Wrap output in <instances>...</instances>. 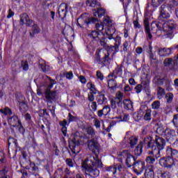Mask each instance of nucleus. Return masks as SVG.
Segmentation results:
<instances>
[{"mask_svg": "<svg viewBox=\"0 0 178 178\" xmlns=\"http://www.w3.org/2000/svg\"><path fill=\"white\" fill-rule=\"evenodd\" d=\"M108 49L105 52H96L94 57V62L97 65H99L101 67H105L111 65V62L113 60V55L116 52H119V49H116V46H107Z\"/></svg>", "mask_w": 178, "mask_h": 178, "instance_id": "nucleus-1", "label": "nucleus"}, {"mask_svg": "<svg viewBox=\"0 0 178 178\" xmlns=\"http://www.w3.org/2000/svg\"><path fill=\"white\" fill-rule=\"evenodd\" d=\"M143 144L147 149L151 148L153 151L161 154V151H163L166 147V140L159 136H156L154 138L147 136L144 138Z\"/></svg>", "mask_w": 178, "mask_h": 178, "instance_id": "nucleus-2", "label": "nucleus"}, {"mask_svg": "<svg viewBox=\"0 0 178 178\" xmlns=\"http://www.w3.org/2000/svg\"><path fill=\"white\" fill-rule=\"evenodd\" d=\"M72 139L69 142V147L72 154H79L80 145L88 144L90 141V138L87 135H81L79 131L72 134Z\"/></svg>", "mask_w": 178, "mask_h": 178, "instance_id": "nucleus-3", "label": "nucleus"}, {"mask_svg": "<svg viewBox=\"0 0 178 178\" xmlns=\"http://www.w3.org/2000/svg\"><path fill=\"white\" fill-rule=\"evenodd\" d=\"M88 148L90 151L95 154L94 156H90V162H92V166L93 168H103L104 164L102 161L99 160V143L96 138H92L88 140Z\"/></svg>", "mask_w": 178, "mask_h": 178, "instance_id": "nucleus-4", "label": "nucleus"}, {"mask_svg": "<svg viewBox=\"0 0 178 178\" xmlns=\"http://www.w3.org/2000/svg\"><path fill=\"white\" fill-rule=\"evenodd\" d=\"M145 26V33L147 34L148 38L151 40L152 38V34H156L159 31H162L163 27L161 22L152 23L151 29L149 28V17L145 15L143 20Z\"/></svg>", "mask_w": 178, "mask_h": 178, "instance_id": "nucleus-5", "label": "nucleus"}, {"mask_svg": "<svg viewBox=\"0 0 178 178\" xmlns=\"http://www.w3.org/2000/svg\"><path fill=\"white\" fill-rule=\"evenodd\" d=\"M86 4L87 6L92 8V12L95 17L101 18L105 16L106 10L102 7L101 3L98 0H86Z\"/></svg>", "mask_w": 178, "mask_h": 178, "instance_id": "nucleus-6", "label": "nucleus"}, {"mask_svg": "<svg viewBox=\"0 0 178 178\" xmlns=\"http://www.w3.org/2000/svg\"><path fill=\"white\" fill-rule=\"evenodd\" d=\"M98 22V18L90 17L86 16V14H82L76 20V26H79L81 29H84V26H90V24H94Z\"/></svg>", "mask_w": 178, "mask_h": 178, "instance_id": "nucleus-7", "label": "nucleus"}, {"mask_svg": "<svg viewBox=\"0 0 178 178\" xmlns=\"http://www.w3.org/2000/svg\"><path fill=\"white\" fill-rule=\"evenodd\" d=\"M119 156L122 158H126L125 165L127 168H133L136 161H137V157L133 156L131 153H130L129 150H122L119 152Z\"/></svg>", "mask_w": 178, "mask_h": 178, "instance_id": "nucleus-8", "label": "nucleus"}, {"mask_svg": "<svg viewBox=\"0 0 178 178\" xmlns=\"http://www.w3.org/2000/svg\"><path fill=\"white\" fill-rule=\"evenodd\" d=\"M82 169H84L86 175H88L90 177L95 178L99 176V170L97 168H92V165L88 164V160L86 159L82 162Z\"/></svg>", "mask_w": 178, "mask_h": 178, "instance_id": "nucleus-9", "label": "nucleus"}, {"mask_svg": "<svg viewBox=\"0 0 178 178\" xmlns=\"http://www.w3.org/2000/svg\"><path fill=\"white\" fill-rule=\"evenodd\" d=\"M170 13H172V6H169V4L161 5L160 8V15L158 17L159 20H161V22L168 20V19L170 17Z\"/></svg>", "mask_w": 178, "mask_h": 178, "instance_id": "nucleus-10", "label": "nucleus"}, {"mask_svg": "<svg viewBox=\"0 0 178 178\" xmlns=\"http://www.w3.org/2000/svg\"><path fill=\"white\" fill-rule=\"evenodd\" d=\"M51 88H47L44 90V95L46 98V102L47 104H52V102L58 99V90H51Z\"/></svg>", "mask_w": 178, "mask_h": 178, "instance_id": "nucleus-11", "label": "nucleus"}, {"mask_svg": "<svg viewBox=\"0 0 178 178\" xmlns=\"http://www.w3.org/2000/svg\"><path fill=\"white\" fill-rule=\"evenodd\" d=\"M159 163L162 168H166L167 169H172V168L176 165L173 159L168 155L161 158Z\"/></svg>", "mask_w": 178, "mask_h": 178, "instance_id": "nucleus-12", "label": "nucleus"}, {"mask_svg": "<svg viewBox=\"0 0 178 178\" xmlns=\"http://www.w3.org/2000/svg\"><path fill=\"white\" fill-rule=\"evenodd\" d=\"M148 155L149 156L145 158V162L149 165H154V163L158 161V159L161 158V154L157 153V152L153 149L148 152Z\"/></svg>", "mask_w": 178, "mask_h": 178, "instance_id": "nucleus-13", "label": "nucleus"}, {"mask_svg": "<svg viewBox=\"0 0 178 178\" xmlns=\"http://www.w3.org/2000/svg\"><path fill=\"white\" fill-rule=\"evenodd\" d=\"M132 169L134 173H136L137 175H141L145 169V161L142 160H136L134 164V166L132 167Z\"/></svg>", "mask_w": 178, "mask_h": 178, "instance_id": "nucleus-14", "label": "nucleus"}, {"mask_svg": "<svg viewBox=\"0 0 178 178\" xmlns=\"http://www.w3.org/2000/svg\"><path fill=\"white\" fill-rule=\"evenodd\" d=\"M107 38L108 40H114L115 41V46L116 47V49H119V47H120V44H122V38L119 35H116V37H113V34H115V31L113 30V33L111 32V30H108L106 32Z\"/></svg>", "mask_w": 178, "mask_h": 178, "instance_id": "nucleus-15", "label": "nucleus"}, {"mask_svg": "<svg viewBox=\"0 0 178 178\" xmlns=\"http://www.w3.org/2000/svg\"><path fill=\"white\" fill-rule=\"evenodd\" d=\"M164 133V137L168 143H173L175 138L176 137V131L174 129H165Z\"/></svg>", "mask_w": 178, "mask_h": 178, "instance_id": "nucleus-16", "label": "nucleus"}, {"mask_svg": "<svg viewBox=\"0 0 178 178\" xmlns=\"http://www.w3.org/2000/svg\"><path fill=\"white\" fill-rule=\"evenodd\" d=\"M8 124H10V126L12 127H19V124H21L22 123L19 116L15 114H14L13 116L8 117Z\"/></svg>", "mask_w": 178, "mask_h": 178, "instance_id": "nucleus-17", "label": "nucleus"}, {"mask_svg": "<svg viewBox=\"0 0 178 178\" xmlns=\"http://www.w3.org/2000/svg\"><path fill=\"white\" fill-rule=\"evenodd\" d=\"M166 155L170 156L172 161L178 162V150L168 146L165 151Z\"/></svg>", "mask_w": 178, "mask_h": 178, "instance_id": "nucleus-18", "label": "nucleus"}, {"mask_svg": "<svg viewBox=\"0 0 178 178\" xmlns=\"http://www.w3.org/2000/svg\"><path fill=\"white\" fill-rule=\"evenodd\" d=\"M20 18V24L23 26V24H26L28 27H30L31 24H33V20L30 19V17L27 13H24L19 15Z\"/></svg>", "mask_w": 178, "mask_h": 178, "instance_id": "nucleus-19", "label": "nucleus"}, {"mask_svg": "<svg viewBox=\"0 0 178 178\" xmlns=\"http://www.w3.org/2000/svg\"><path fill=\"white\" fill-rule=\"evenodd\" d=\"M175 48L173 47H161L158 49V54L159 56H164V57H168L172 55V51H173Z\"/></svg>", "mask_w": 178, "mask_h": 178, "instance_id": "nucleus-20", "label": "nucleus"}, {"mask_svg": "<svg viewBox=\"0 0 178 178\" xmlns=\"http://www.w3.org/2000/svg\"><path fill=\"white\" fill-rule=\"evenodd\" d=\"M68 8L69 5L67 3H62L60 5V8L58 9V16L60 19H65V17H66Z\"/></svg>", "mask_w": 178, "mask_h": 178, "instance_id": "nucleus-21", "label": "nucleus"}, {"mask_svg": "<svg viewBox=\"0 0 178 178\" xmlns=\"http://www.w3.org/2000/svg\"><path fill=\"white\" fill-rule=\"evenodd\" d=\"M29 165L30 168H28V170L31 175H33V176H35V177H40V175L38 174L39 169L38 166L35 165V163L32 162L29 160Z\"/></svg>", "mask_w": 178, "mask_h": 178, "instance_id": "nucleus-22", "label": "nucleus"}, {"mask_svg": "<svg viewBox=\"0 0 178 178\" xmlns=\"http://www.w3.org/2000/svg\"><path fill=\"white\" fill-rule=\"evenodd\" d=\"M96 102L98 105H105L108 102V98L105 97V94L102 92H98V95L96 96Z\"/></svg>", "mask_w": 178, "mask_h": 178, "instance_id": "nucleus-23", "label": "nucleus"}, {"mask_svg": "<svg viewBox=\"0 0 178 178\" xmlns=\"http://www.w3.org/2000/svg\"><path fill=\"white\" fill-rule=\"evenodd\" d=\"M88 36L90 38H93V40H95L96 41L101 40L104 38V33H99V31L97 30L91 31L90 33H88Z\"/></svg>", "mask_w": 178, "mask_h": 178, "instance_id": "nucleus-24", "label": "nucleus"}, {"mask_svg": "<svg viewBox=\"0 0 178 178\" xmlns=\"http://www.w3.org/2000/svg\"><path fill=\"white\" fill-rule=\"evenodd\" d=\"M60 126H61V131L63 133V135L64 137H66L67 136V127L66 126H69V122L66 120H63V121L59 122Z\"/></svg>", "mask_w": 178, "mask_h": 178, "instance_id": "nucleus-25", "label": "nucleus"}, {"mask_svg": "<svg viewBox=\"0 0 178 178\" xmlns=\"http://www.w3.org/2000/svg\"><path fill=\"white\" fill-rule=\"evenodd\" d=\"M42 79L44 83H49V85L47 86V88H53L54 84H56V81H55V79H52L51 77L47 75H43L42 76Z\"/></svg>", "mask_w": 178, "mask_h": 178, "instance_id": "nucleus-26", "label": "nucleus"}, {"mask_svg": "<svg viewBox=\"0 0 178 178\" xmlns=\"http://www.w3.org/2000/svg\"><path fill=\"white\" fill-rule=\"evenodd\" d=\"M85 133L89 138H94L95 137V129L92 127H88L85 128Z\"/></svg>", "mask_w": 178, "mask_h": 178, "instance_id": "nucleus-27", "label": "nucleus"}, {"mask_svg": "<svg viewBox=\"0 0 178 178\" xmlns=\"http://www.w3.org/2000/svg\"><path fill=\"white\" fill-rule=\"evenodd\" d=\"M122 103L124 109H126L127 111H131L133 109V102H131V100L124 99Z\"/></svg>", "mask_w": 178, "mask_h": 178, "instance_id": "nucleus-28", "label": "nucleus"}, {"mask_svg": "<svg viewBox=\"0 0 178 178\" xmlns=\"http://www.w3.org/2000/svg\"><path fill=\"white\" fill-rule=\"evenodd\" d=\"M108 87L111 90V91H115V89L118 88V83L115 79H111L108 81Z\"/></svg>", "mask_w": 178, "mask_h": 178, "instance_id": "nucleus-29", "label": "nucleus"}, {"mask_svg": "<svg viewBox=\"0 0 178 178\" xmlns=\"http://www.w3.org/2000/svg\"><path fill=\"white\" fill-rule=\"evenodd\" d=\"M134 155L136 156H140L141 154H143V143H139L135 148L134 151Z\"/></svg>", "mask_w": 178, "mask_h": 178, "instance_id": "nucleus-30", "label": "nucleus"}, {"mask_svg": "<svg viewBox=\"0 0 178 178\" xmlns=\"http://www.w3.org/2000/svg\"><path fill=\"white\" fill-rule=\"evenodd\" d=\"M0 113H2L5 116H12V115H13L12 109L9 108V107H5L4 108L0 109Z\"/></svg>", "mask_w": 178, "mask_h": 178, "instance_id": "nucleus-31", "label": "nucleus"}, {"mask_svg": "<svg viewBox=\"0 0 178 178\" xmlns=\"http://www.w3.org/2000/svg\"><path fill=\"white\" fill-rule=\"evenodd\" d=\"M60 77H66L68 80L73 79V72L63 71L60 72Z\"/></svg>", "mask_w": 178, "mask_h": 178, "instance_id": "nucleus-32", "label": "nucleus"}, {"mask_svg": "<svg viewBox=\"0 0 178 178\" xmlns=\"http://www.w3.org/2000/svg\"><path fill=\"white\" fill-rule=\"evenodd\" d=\"M40 31H41V29H40V26L34 24L32 26V32H30L31 37H34L35 34L40 33Z\"/></svg>", "mask_w": 178, "mask_h": 178, "instance_id": "nucleus-33", "label": "nucleus"}, {"mask_svg": "<svg viewBox=\"0 0 178 178\" xmlns=\"http://www.w3.org/2000/svg\"><path fill=\"white\" fill-rule=\"evenodd\" d=\"M165 80H166V76L163 77H159V78H154L153 81L154 83H156V86H163V83H165Z\"/></svg>", "mask_w": 178, "mask_h": 178, "instance_id": "nucleus-34", "label": "nucleus"}, {"mask_svg": "<svg viewBox=\"0 0 178 178\" xmlns=\"http://www.w3.org/2000/svg\"><path fill=\"white\" fill-rule=\"evenodd\" d=\"M170 70H171L172 72H176V70H177L178 69V60L175 58L174 57V60H172V62H171V65L169 67Z\"/></svg>", "mask_w": 178, "mask_h": 178, "instance_id": "nucleus-35", "label": "nucleus"}, {"mask_svg": "<svg viewBox=\"0 0 178 178\" xmlns=\"http://www.w3.org/2000/svg\"><path fill=\"white\" fill-rule=\"evenodd\" d=\"M165 89L161 86L157 87V98L158 99H162L165 95Z\"/></svg>", "mask_w": 178, "mask_h": 178, "instance_id": "nucleus-36", "label": "nucleus"}, {"mask_svg": "<svg viewBox=\"0 0 178 178\" xmlns=\"http://www.w3.org/2000/svg\"><path fill=\"white\" fill-rule=\"evenodd\" d=\"M122 72H123V70H122V65L121 66H118L115 70L113 72L112 74V77H118V75L121 76Z\"/></svg>", "mask_w": 178, "mask_h": 178, "instance_id": "nucleus-37", "label": "nucleus"}, {"mask_svg": "<svg viewBox=\"0 0 178 178\" xmlns=\"http://www.w3.org/2000/svg\"><path fill=\"white\" fill-rule=\"evenodd\" d=\"M129 145L131 148H134V146L137 145V143H138V138L136 136H131L129 138Z\"/></svg>", "mask_w": 178, "mask_h": 178, "instance_id": "nucleus-38", "label": "nucleus"}, {"mask_svg": "<svg viewBox=\"0 0 178 178\" xmlns=\"http://www.w3.org/2000/svg\"><path fill=\"white\" fill-rule=\"evenodd\" d=\"M19 111L22 113L27 112L29 111V106H27L26 102H19Z\"/></svg>", "mask_w": 178, "mask_h": 178, "instance_id": "nucleus-39", "label": "nucleus"}, {"mask_svg": "<svg viewBox=\"0 0 178 178\" xmlns=\"http://www.w3.org/2000/svg\"><path fill=\"white\" fill-rule=\"evenodd\" d=\"M87 88H88V90H90V91H91L90 92H92V94H97V92H98L97 88H95V85L93 84L91 82H88L87 83Z\"/></svg>", "mask_w": 178, "mask_h": 178, "instance_id": "nucleus-40", "label": "nucleus"}, {"mask_svg": "<svg viewBox=\"0 0 178 178\" xmlns=\"http://www.w3.org/2000/svg\"><path fill=\"white\" fill-rule=\"evenodd\" d=\"M38 113L40 118H49V112H48V110H47V108L40 109Z\"/></svg>", "mask_w": 178, "mask_h": 178, "instance_id": "nucleus-41", "label": "nucleus"}, {"mask_svg": "<svg viewBox=\"0 0 178 178\" xmlns=\"http://www.w3.org/2000/svg\"><path fill=\"white\" fill-rule=\"evenodd\" d=\"M104 23L108 27H112L113 24V20L111 19V17H109V16H106L104 17Z\"/></svg>", "mask_w": 178, "mask_h": 178, "instance_id": "nucleus-42", "label": "nucleus"}, {"mask_svg": "<svg viewBox=\"0 0 178 178\" xmlns=\"http://www.w3.org/2000/svg\"><path fill=\"white\" fill-rule=\"evenodd\" d=\"M167 27H168V31H173L177 27V25L175 22L169 21L167 24Z\"/></svg>", "mask_w": 178, "mask_h": 178, "instance_id": "nucleus-43", "label": "nucleus"}, {"mask_svg": "<svg viewBox=\"0 0 178 178\" xmlns=\"http://www.w3.org/2000/svg\"><path fill=\"white\" fill-rule=\"evenodd\" d=\"M142 118H143V111L140 108V110L138 113H135L134 114V119H135L136 122H139V120H141Z\"/></svg>", "mask_w": 178, "mask_h": 178, "instance_id": "nucleus-44", "label": "nucleus"}, {"mask_svg": "<svg viewBox=\"0 0 178 178\" xmlns=\"http://www.w3.org/2000/svg\"><path fill=\"white\" fill-rule=\"evenodd\" d=\"M68 124H70L72 122H77L79 120V118L77 116H74L72 113H69L67 116Z\"/></svg>", "mask_w": 178, "mask_h": 178, "instance_id": "nucleus-45", "label": "nucleus"}, {"mask_svg": "<svg viewBox=\"0 0 178 178\" xmlns=\"http://www.w3.org/2000/svg\"><path fill=\"white\" fill-rule=\"evenodd\" d=\"M65 163L69 168H74V165H76V163L72 159H65Z\"/></svg>", "mask_w": 178, "mask_h": 178, "instance_id": "nucleus-46", "label": "nucleus"}, {"mask_svg": "<svg viewBox=\"0 0 178 178\" xmlns=\"http://www.w3.org/2000/svg\"><path fill=\"white\" fill-rule=\"evenodd\" d=\"M164 0H151V5L153 8H158Z\"/></svg>", "mask_w": 178, "mask_h": 178, "instance_id": "nucleus-47", "label": "nucleus"}, {"mask_svg": "<svg viewBox=\"0 0 178 178\" xmlns=\"http://www.w3.org/2000/svg\"><path fill=\"white\" fill-rule=\"evenodd\" d=\"M174 60V58H167L163 61V65L165 67H170V66L172 65V62Z\"/></svg>", "mask_w": 178, "mask_h": 178, "instance_id": "nucleus-48", "label": "nucleus"}, {"mask_svg": "<svg viewBox=\"0 0 178 178\" xmlns=\"http://www.w3.org/2000/svg\"><path fill=\"white\" fill-rule=\"evenodd\" d=\"M165 99L168 104H172L173 101V93L169 92L165 95Z\"/></svg>", "mask_w": 178, "mask_h": 178, "instance_id": "nucleus-49", "label": "nucleus"}, {"mask_svg": "<svg viewBox=\"0 0 178 178\" xmlns=\"http://www.w3.org/2000/svg\"><path fill=\"white\" fill-rule=\"evenodd\" d=\"M152 108L155 110L159 109V108H161V102L159 100L153 102L152 104Z\"/></svg>", "mask_w": 178, "mask_h": 178, "instance_id": "nucleus-50", "label": "nucleus"}, {"mask_svg": "<svg viewBox=\"0 0 178 178\" xmlns=\"http://www.w3.org/2000/svg\"><path fill=\"white\" fill-rule=\"evenodd\" d=\"M95 29L97 31H99V33H102V31H104V24H102V22L97 23L95 24Z\"/></svg>", "mask_w": 178, "mask_h": 178, "instance_id": "nucleus-51", "label": "nucleus"}, {"mask_svg": "<svg viewBox=\"0 0 178 178\" xmlns=\"http://www.w3.org/2000/svg\"><path fill=\"white\" fill-rule=\"evenodd\" d=\"M106 170L107 172H112L113 175H116L117 171H116L115 164H114L113 165H111V166L107 167L106 168Z\"/></svg>", "mask_w": 178, "mask_h": 178, "instance_id": "nucleus-52", "label": "nucleus"}, {"mask_svg": "<svg viewBox=\"0 0 178 178\" xmlns=\"http://www.w3.org/2000/svg\"><path fill=\"white\" fill-rule=\"evenodd\" d=\"M144 120L149 122L151 120V110H146V113L143 117Z\"/></svg>", "mask_w": 178, "mask_h": 178, "instance_id": "nucleus-53", "label": "nucleus"}, {"mask_svg": "<svg viewBox=\"0 0 178 178\" xmlns=\"http://www.w3.org/2000/svg\"><path fill=\"white\" fill-rule=\"evenodd\" d=\"M123 97H124V95L122 92H118L114 99L117 101H123Z\"/></svg>", "mask_w": 178, "mask_h": 178, "instance_id": "nucleus-54", "label": "nucleus"}, {"mask_svg": "<svg viewBox=\"0 0 178 178\" xmlns=\"http://www.w3.org/2000/svg\"><path fill=\"white\" fill-rule=\"evenodd\" d=\"M90 111L92 112H97V109L98 108V105L97 104V102H91L90 103Z\"/></svg>", "mask_w": 178, "mask_h": 178, "instance_id": "nucleus-55", "label": "nucleus"}, {"mask_svg": "<svg viewBox=\"0 0 178 178\" xmlns=\"http://www.w3.org/2000/svg\"><path fill=\"white\" fill-rule=\"evenodd\" d=\"M8 146L10 145V144H15V147H17V140H16L15 138H13V137H9L8 138Z\"/></svg>", "mask_w": 178, "mask_h": 178, "instance_id": "nucleus-56", "label": "nucleus"}, {"mask_svg": "<svg viewBox=\"0 0 178 178\" xmlns=\"http://www.w3.org/2000/svg\"><path fill=\"white\" fill-rule=\"evenodd\" d=\"M142 87H144L145 90L149 89V81L148 80L143 81L141 82Z\"/></svg>", "mask_w": 178, "mask_h": 178, "instance_id": "nucleus-57", "label": "nucleus"}, {"mask_svg": "<svg viewBox=\"0 0 178 178\" xmlns=\"http://www.w3.org/2000/svg\"><path fill=\"white\" fill-rule=\"evenodd\" d=\"M176 111L177 112H178V106L176 108ZM172 123L175 124L176 127H178V114L174 115Z\"/></svg>", "mask_w": 178, "mask_h": 178, "instance_id": "nucleus-58", "label": "nucleus"}, {"mask_svg": "<svg viewBox=\"0 0 178 178\" xmlns=\"http://www.w3.org/2000/svg\"><path fill=\"white\" fill-rule=\"evenodd\" d=\"M97 41H98V42L100 43V45H102V47H104V48H108V44H106V42H105L104 36H103L102 39H99Z\"/></svg>", "mask_w": 178, "mask_h": 178, "instance_id": "nucleus-59", "label": "nucleus"}, {"mask_svg": "<svg viewBox=\"0 0 178 178\" xmlns=\"http://www.w3.org/2000/svg\"><path fill=\"white\" fill-rule=\"evenodd\" d=\"M110 102H111V108L116 109V108H117L116 105H117L118 100H115L114 98H113V99H111Z\"/></svg>", "mask_w": 178, "mask_h": 178, "instance_id": "nucleus-60", "label": "nucleus"}, {"mask_svg": "<svg viewBox=\"0 0 178 178\" xmlns=\"http://www.w3.org/2000/svg\"><path fill=\"white\" fill-rule=\"evenodd\" d=\"M103 113H104V116H106L111 112V107L109 106H104L102 108Z\"/></svg>", "mask_w": 178, "mask_h": 178, "instance_id": "nucleus-61", "label": "nucleus"}, {"mask_svg": "<svg viewBox=\"0 0 178 178\" xmlns=\"http://www.w3.org/2000/svg\"><path fill=\"white\" fill-rule=\"evenodd\" d=\"M96 76H97V78L98 79V80H100L101 81H102V80H104V74H102V72H101V71H99V70L97 71Z\"/></svg>", "mask_w": 178, "mask_h": 178, "instance_id": "nucleus-62", "label": "nucleus"}, {"mask_svg": "<svg viewBox=\"0 0 178 178\" xmlns=\"http://www.w3.org/2000/svg\"><path fill=\"white\" fill-rule=\"evenodd\" d=\"M64 178L67 177V178H74L70 176V170H69L67 168H66L64 170Z\"/></svg>", "mask_w": 178, "mask_h": 178, "instance_id": "nucleus-63", "label": "nucleus"}, {"mask_svg": "<svg viewBox=\"0 0 178 178\" xmlns=\"http://www.w3.org/2000/svg\"><path fill=\"white\" fill-rule=\"evenodd\" d=\"M21 66L23 68V70H24L25 72H27V70H29V63H27V61L22 62Z\"/></svg>", "mask_w": 178, "mask_h": 178, "instance_id": "nucleus-64", "label": "nucleus"}]
</instances>
